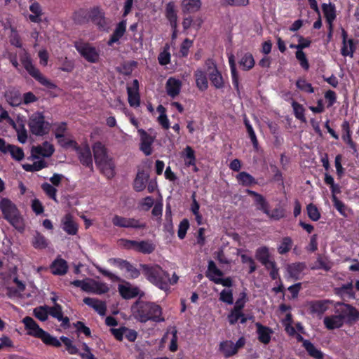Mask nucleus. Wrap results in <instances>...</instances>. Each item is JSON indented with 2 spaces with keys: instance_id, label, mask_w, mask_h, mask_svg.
<instances>
[{
  "instance_id": "f257e3e1",
  "label": "nucleus",
  "mask_w": 359,
  "mask_h": 359,
  "mask_svg": "<svg viewBox=\"0 0 359 359\" xmlns=\"http://www.w3.org/2000/svg\"><path fill=\"white\" fill-rule=\"evenodd\" d=\"M95 164L100 168V172L108 179L115 175V165L114 161L108 154L107 147L100 141L95 142L92 146Z\"/></svg>"
},
{
  "instance_id": "f03ea898",
  "label": "nucleus",
  "mask_w": 359,
  "mask_h": 359,
  "mask_svg": "<svg viewBox=\"0 0 359 359\" xmlns=\"http://www.w3.org/2000/svg\"><path fill=\"white\" fill-rule=\"evenodd\" d=\"M0 210L3 218L18 231L22 233L25 229L24 219L16 205L8 198L0 200Z\"/></svg>"
},
{
  "instance_id": "7ed1b4c3",
  "label": "nucleus",
  "mask_w": 359,
  "mask_h": 359,
  "mask_svg": "<svg viewBox=\"0 0 359 359\" xmlns=\"http://www.w3.org/2000/svg\"><path fill=\"white\" fill-rule=\"evenodd\" d=\"M22 322L27 334L40 339L46 345L56 348L61 346L60 341L41 328L32 317L26 316Z\"/></svg>"
},
{
  "instance_id": "20e7f679",
  "label": "nucleus",
  "mask_w": 359,
  "mask_h": 359,
  "mask_svg": "<svg viewBox=\"0 0 359 359\" xmlns=\"http://www.w3.org/2000/svg\"><path fill=\"white\" fill-rule=\"evenodd\" d=\"M157 311V305L155 303L137 299L131 306L132 316L135 319L146 323L149 320L156 318L155 313Z\"/></svg>"
},
{
  "instance_id": "39448f33",
  "label": "nucleus",
  "mask_w": 359,
  "mask_h": 359,
  "mask_svg": "<svg viewBox=\"0 0 359 359\" xmlns=\"http://www.w3.org/2000/svg\"><path fill=\"white\" fill-rule=\"evenodd\" d=\"M28 126L30 132L36 136L48 134L50 130V124L45 121L43 112L36 111L29 116Z\"/></svg>"
},
{
  "instance_id": "423d86ee",
  "label": "nucleus",
  "mask_w": 359,
  "mask_h": 359,
  "mask_svg": "<svg viewBox=\"0 0 359 359\" xmlns=\"http://www.w3.org/2000/svg\"><path fill=\"white\" fill-rule=\"evenodd\" d=\"M74 46L80 55L87 62L97 63L99 61V50L90 43L79 39L74 42Z\"/></svg>"
},
{
  "instance_id": "0eeeda50",
  "label": "nucleus",
  "mask_w": 359,
  "mask_h": 359,
  "mask_svg": "<svg viewBox=\"0 0 359 359\" xmlns=\"http://www.w3.org/2000/svg\"><path fill=\"white\" fill-rule=\"evenodd\" d=\"M21 62L26 71L41 85L49 89H55L56 88V85L43 76L40 71L34 66L32 59L29 55H25L22 57Z\"/></svg>"
},
{
  "instance_id": "6e6552de",
  "label": "nucleus",
  "mask_w": 359,
  "mask_h": 359,
  "mask_svg": "<svg viewBox=\"0 0 359 359\" xmlns=\"http://www.w3.org/2000/svg\"><path fill=\"white\" fill-rule=\"evenodd\" d=\"M206 276L216 284L222 285L229 287L231 286L232 280L230 278H224L222 271L217 268L215 263L210 260L208 262Z\"/></svg>"
},
{
  "instance_id": "1a4fd4ad",
  "label": "nucleus",
  "mask_w": 359,
  "mask_h": 359,
  "mask_svg": "<svg viewBox=\"0 0 359 359\" xmlns=\"http://www.w3.org/2000/svg\"><path fill=\"white\" fill-rule=\"evenodd\" d=\"M68 146H73L75 151L78 154L79 159L81 163L87 168H93V158L92 152L90 147L86 144L81 147L78 145L77 142L74 140H68L66 143Z\"/></svg>"
},
{
  "instance_id": "9d476101",
  "label": "nucleus",
  "mask_w": 359,
  "mask_h": 359,
  "mask_svg": "<svg viewBox=\"0 0 359 359\" xmlns=\"http://www.w3.org/2000/svg\"><path fill=\"white\" fill-rule=\"evenodd\" d=\"M112 223L114 226L122 228L144 229L147 225L140 219L134 218H126L119 215H115L112 218Z\"/></svg>"
},
{
  "instance_id": "9b49d317",
  "label": "nucleus",
  "mask_w": 359,
  "mask_h": 359,
  "mask_svg": "<svg viewBox=\"0 0 359 359\" xmlns=\"http://www.w3.org/2000/svg\"><path fill=\"white\" fill-rule=\"evenodd\" d=\"M128 101L131 107L137 108L140 105V95L139 93V81L134 79L130 86H127Z\"/></svg>"
},
{
  "instance_id": "f8f14e48",
  "label": "nucleus",
  "mask_w": 359,
  "mask_h": 359,
  "mask_svg": "<svg viewBox=\"0 0 359 359\" xmlns=\"http://www.w3.org/2000/svg\"><path fill=\"white\" fill-rule=\"evenodd\" d=\"M89 18L100 30H106L108 24L104 16V13L98 7H93L90 10Z\"/></svg>"
},
{
  "instance_id": "ddd939ff",
  "label": "nucleus",
  "mask_w": 359,
  "mask_h": 359,
  "mask_svg": "<svg viewBox=\"0 0 359 359\" xmlns=\"http://www.w3.org/2000/svg\"><path fill=\"white\" fill-rule=\"evenodd\" d=\"M140 137V149L146 155L149 156L152 152L151 145L154 138L144 129H137Z\"/></svg>"
},
{
  "instance_id": "4468645a",
  "label": "nucleus",
  "mask_w": 359,
  "mask_h": 359,
  "mask_svg": "<svg viewBox=\"0 0 359 359\" xmlns=\"http://www.w3.org/2000/svg\"><path fill=\"white\" fill-rule=\"evenodd\" d=\"M111 262L118 266L120 269H125L133 278H137L140 273L133 264L125 259L114 258L110 259Z\"/></svg>"
},
{
  "instance_id": "2eb2a0df",
  "label": "nucleus",
  "mask_w": 359,
  "mask_h": 359,
  "mask_svg": "<svg viewBox=\"0 0 359 359\" xmlns=\"http://www.w3.org/2000/svg\"><path fill=\"white\" fill-rule=\"evenodd\" d=\"M69 266L67 261L60 256L50 265V272L55 276H64L68 271Z\"/></svg>"
},
{
  "instance_id": "dca6fc26",
  "label": "nucleus",
  "mask_w": 359,
  "mask_h": 359,
  "mask_svg": "<svg viewBox=\"0 0 359 359\" xmlns=\"http://www.w3.org/2000/svg\"><path fill=\"white\" fill-rule=\"evenodd\" d=\"M169 340L168 349L171 352L177 351V330L175 327H170L161 339V343H165Z\"/></svg>"
},
{
  "instance_id": "f3484780",
  "label": "nucleus",
  "mask_w": 359,
  "mask_h": 359,
  "mask_svg": "<svg viewBox=\"0 0 359 359\" xmlns=\"http://www.w3.org/2000/svg\"><path fill=\"white\" fill-rule=\"evenodd\" d=\"M256 259L262 263L264 266H273V260L269 251V248L266 246H261L256 250Z\"/></svg>"
},
{
  "instance_id": "a211bd4d",
  "label": "nucleus",
  "mask_w": 359,
  "mask_h": 359,
  "mask_svg": "<svg viewBox=\"0 0 359 359\" xmlns=\"http://www.w3.org/2000/svg\"><path fill=\"white\" fill-rule=\"evenodd\" d=\"M178 277L173 274L172 278H170L169 275L165 271L158 270V287L164 291L168 290L170 285L177 283Z\"/></svg>"
},
{
  "instance_id": "6ab92c4d",
  "label": "nucleus",
  "mask_w": 359,
  "mask_h": 359,
  "mask_svg": "<svg viewBox=\"0 0 359 359\" xmlns=\"http://www.w3.org/2000/svg\"><path fill=\"white\" fill-rule=\"evenodd\" d=\"M29 9L32 14L29 15L28 18L32 22L40 23L42 22L43 13L42 7L39 2L36 1L32 2L29 6Z\"/></svg>"
},
{
  "instance_id": "aec40b11",
  "label": "nucleus",
  "mask_w": 359,
  "mask_h": 359,
  "mask_svg": "<svg viewBox=\"0 0 359 359\" xmlns=\"http://www.w3.org/2000/svg\"><path fill=\"white\" fill-rule=\"evenodd\" d=\"M126 31V20H123L117 24L114 32L111 35V36L107 42V45L111 46L114 43L118 42L120 40V39H121L123 37Z\"/></svg>"
},
{
  "instance_id": "412c9836",
  "label": "nucleus",
  "mask_w": 359,
  "mask_h": 359,
  "mask_svg": "<svg viewBox=\"0 0 359 359\" xmlns=\"http://www.w3.org/2000/svg\"><path fill=\"white\" fill-rule=\"evenodd\" d=\"M182 88V82L180 80L173 77L168 79L165 85L166 92L168 95L172 97H175L180 93Z\"/></svg>"
},
{
  "instance_id": "4be33fe9",
  "label": "nucleus",
  "mask_w": 359,
  "mask_h": 359,
  "mask_svg": "<svg viewBox=\"0 0 359 359\" xmlns=\"http://www.w3.org/2000/svg\"><path fill=\"white\" fill-rule=\"evenodd\" d=\"M62 229L69 235L74 236L78 232V225L70 214H67L62 220Z\"/></svg>"
},
{
  "instance_id": "5701e85b",
  "label": "nucleus",
  "mask_w": 359,
  "mask_h": 359,
  "mask_svg": "<svg viewBox=\"0 0 359 359\" xmlns=\"http://www.w3.org/2000/svg\"><path fill=\"white\" fill-rule=\"evenodd\" d=\"M118 292L123 299H130L139 295L140 289L137 287H132L129 283H127V285H119Z\"/></svg>"
},
{
  "instance_id": "b1692460",
  "label": "nucleus",
  "mask_w": 359,
  "mask_h": 359,
  "mask_svg": "<svg viewBox=\"0 0 359 359\" xmlns=\"http://www.w3.org/2000/svg\"><path fill=\"white\" fill-rule=\"evenodd\" d=\"M83 301L86 305L95 309L100 316L106 314L107 306L104 302L91 297H85Z\"/></svg>"
},
{
  "instance_id": "393cba45",
  "label": "nucleus",
  "mask_w": 359,
  "mask_h": 359,
  "mask_svg": "<svg viewBox=\"0 0 359 359\" xmlns=\"http://www.w3.org/2000/svg\"><path fill=\"white\" fill-rule=\"evenodd\" d=\"M323 323L328 330H334L341 327L344 324V320L341 315H335L325 317Z\"/></svg>"
},
{
  "instance_id": "a878e982",
  "label": "nucleus",
  "mask_w": 359,
  "mask_h": 359,
  "mask_svg": "<svg viewBox=\"0 0 359 359\" xmlns=\"http://www.w3.org/2000/svg\"><path fill=\"white\" fill-rule=\"evenodd\" d=\"M165 15L170 22L172 28L173 29L172 38H175L177 36V15L175 11V6L173 4L169 3L167 4Z\"/></svg>"
},
{
  "instance_id": "bb28decb",
  "label": "nucleus",
  "mask_w": 359,
  "mask_h": 359,
  "mask_svg": "<svg viewBox=\"0 0 359 359\" xmlns=\"http://www.w3.org/2000/svg\"><path fill=\"white\" fill-rule=\"evenodd\" d=\"M343 320L347 318L349 322L355 321L359 319V311L349 304H344L341 309Z\"/></svg>"
},
{
  "instance_id": "cd10ccee",
  "label": "nucleus",
  "mask_w": 359,
  "mask_h": 359,
  "mask_svg": "<svg viewBox=\"0 0 359 359\" xmlns=\"http://www.w3.org/2000/svg\"><path fill=\"white\" fill-rule=\"evenodd\" d=\"M148 179H149V174L147 172H145L144 170L138 171V172L136 175V177L134 180V184H133L134 189H135V191H142L146 187V184L148 182Z\"/></svg>"
},
{
  "instance_id": "c85d7f7f",
  "label": "nucleus",
  "mask_w": 359,
  "mask_h": 359,
  "mask_svg": "<svg viewBox=\"0 0 359 359\" xmlns=\"http://www.w3.org/2000/svg\"><path fill=\"white\" fill-rule=\"evenodd\" d=\"M309 309L310 312L318 316L322 315L328 309V302L327 301H316L311 302L309 304Z\"/></svg>"
},
{
  "instance_id": "c756f323",
  "label": "nucleus",
  "mask_w": 359,
  "mask_h": 359,
  "mask_svg": "<svg viewBox=\"0 0 359 359\" xmlns=\"http://www.w3.org/2000/svg\"><path fill=\"white\" fill-rule=\"evenodd\" d=\"M306 265L303 262H297L292 264H289L287 266V271L290 278L294 279H298L305 269Z\"/></svg>"
},
{
  "instance_id": "7c9ffc66",
  "label": "nucleus",
  "mask_w": 359,
  "mask_h": 359,
  "mask_svg": "<svg viewBox=\"0 0 359 359\" xmlns=\"http://www.w3.org/2000/svg\"><path fill=\"white\" fill-rule=\"evenodd\" d=\"M256 326L257 328V332L259 341L264 344H269L271 341V334L273 332L272 330L259 323H257Z\"/></svg>"
},
{
  "instance_id": "2f4dec72",
  "label": "nucleus",
  "mask_w": 359,
  "mask_h": 359,
  "mask_svg": "<svg viewBox=\"0 0 359 359\" xmlns=\"http://www.w3.org/2000/svg\"><path fill=\"white\" fill-rule=\"evenodd\" d=\"M194 77L197 88L201 91L205 90L208 87V82L205 72L202 69H198L194 72Z\"/></svg>"
},
{
  "instance_id": "473e14b6",
  "label": "nucleus",
  "mask_w": 359,
  "mask_h": 359,
  "mask_svg": "<svg viewBox=\"0 0 359 359\" xmlns=\"http://www.w3.org/2000/svg\"><path fill=\"white\" fill-rule=\"evenodd\" d=\"M323 12L326 18L327 22L329 24L330 32L332 29V22L336 18L335 8L332 4H323L322 6Z\"/></svg>"
},
{
  "instance_id": "72a5a7b5",
  "label": "nucleus",
  "mask_w": 359,
  "mask_h": 359,
  "mask_svg": "<svg viewBox=\"0 0 359 359\" xmlns=\"http://www.w3.org/2000/svg\"><path fill=\"white\" fill-rule=\"evenodd\" d=\"M142 273L147 279L154 285H157V270L155 266L148 264H142Z\"/></svg>"
},
{
  "instance_id": "f704fd0d",
  "label": "nucleus",
  "mask_w": 359,
  "mask_h": 359,
  "mask_svg": "<svg viewBox=\"0 0 359 359\" xmlns=\"http://www.w3.org/2000/svg\"><path fill=\"white\" fill-rule=\"evenodd\" d=\"M201 6L200 0H183L182 9L184 13H194L198 11Z\"/></svg>"
},
{
  "instance_id": "c9c22d12",
  "label": "nucleus",
  "mask_w": 359,
  "mask_h": 359,
  "mask_svg": "<svg viewBox=\"0 0 359 359\" xmlns=\"http://www.w3.org/2000/svg\"><path fill=\"white\" fill-rule=\"evenodd\" d=\"M336 293L342 297L343 298H353V285L352 282L347 283L341 287L335 289Z\"/></svg>"
},
{
  "instance_id": "e433bc0d",
  "label": "nucleus",
  "mask_w": 359,
  "mask_h": 359,
  "mask_svg": "<svg viewBox=\"0 0 359 359\" xmlns=\"http://www.w3.org/2000/svg\"><path fill=\"white\" fill-rule=\"evenodd\" d=\"M293 241L289 236L282 238L277 246V251L280 255L287 254L292 249Z\"/></svg>"
},
{
  "instance_id": "4c0bfd02",
  "label": "nucleus",
  "mask_w": 359,
  "mask_h": 359,
  "mask_svg": "<svg viewBox=\"0 0 359 359\" xmlns=\"http://www.w3.org/2000/svg\"><path fill=\"white\" fill-rule=\"evenodd\" d=\"M219 351L225 357H229L236 353V347L231 341H224L219 344Z\"/></svg>"
},
{
  "instance_id": "58836bf2",
  "label": "nucleus",
  "mask_w": 359,
  "mask_h": 359,
  "mask_svg": "<svg viewBox=\"0 0 359 359\" xmlns=\"http://www.w3.org/2000/svg\"><path fill=\"white\" fill-rule=\"evenodd\" d=\"M208 74L212 84L216 88H222L224 86L223 77L217 69H214Z\"/></svg>"
},
{
  "instance_id": "ea45409f",
  "label": "nucleus",
  "mask_w": 359,
  "mask_h": 359,
  "mask_svg": "<svg viewBox=\"0 0 359 359\" xmlns=\"http://www.w3.org/2000/svg\"><path fill=\"white\" fill-rule=\"evenodd\" d=\"M246 191L249 195H251L254 197L255 202L256 203V205H257V208L259 210L263 211L264 212H266V208L268 207V203H266V201H265L264 197L262 195H260L253 191H251L250 189H248Z\"/></svg>"
},
{
  "instance_id": "a19ab883",
  "label": "nucleus",
  "mask_w": 359,
  "mask_h": 359,
  "mask_svg": "<svg viewBox=\"0 0 359 359\" xmlns=\"http://www.w3.org/2000/svg\"><path fill=\"white\" fill-rule=\"evenodd\" d=\"M137 66V62L134 60L126 61L121 64L117 69V71L123 75L129 76L132 74L133 71Z\"/></svg>"
},
{
  "instance_id": "79ce46f5",
  "label": "nucleus",
  "mask_w": 359,
  "mask_h": 359,
  "mask_svg": "<svg viewBox=\"0 0 359 359\" xmlns=\"http://www.w3.org/2000/svg\"><path fill=\"white\" fill-rule=\"evenodd\" d=\"M303 346L311 356L316 359H323V353L320 350L316 348L315 346L309 340H304Z\"/></svg>"
},
{
  "instance_id": "37998d69",
  "label": "nucleus",
  "mask_w": 359,
  "mask_h": 359,
  "mask_svg": "<svg viewBox=\"0 0 359 359\" xmlns=\"http://www.w3.org/2000/svg\"><path fill=\"white\" fill-rule=\"evenodd\" d=\"M90 11L86 9L81 8L74 12L73 19L74 21L79 25L88 22Z\"/></svg>"
},
{
  "instance_id": "c03bdc74",
  "label": "nucleus",
  "mask_w": 359,
  "mask_h": 359,
  "mask_svg": "<svg viewBox=\"0 0 359 359\" xmlns=\"http://www.w3.org/2000/svg\"><path fill=\"white\" fill-rule=\"evenodd\" d=\"M192 198V203L190 207V210L195 216V219L196 220V222L198 225L201 224L203 223V217L202 215L199 212L200 209V205L196 201V193H194L191 196Z\"/></svg>"
},
{
  "instance_id": "a18cd8bd",
  "label": "nucleus",
  "mask_w": 359,
  "mask_h": 359,
  "mask_svg": "<svg viewBox=\"0 0 359 359\" xmlns=\"http://www.w3.org/2000/svg\"><path fill=\"white\" fill-rule=\"evenodd\" d=\"M229 63L231 69V77H232V83L234 87L238 90L239 88V81H238V74L236 68L235 58L233 55H230L229 56Z\"/></svg>"
},
{
  "instance_id": "49530a36",
  "label": "nucleus",
  "mask_w": 359,
  "mask_h": 359,
  "mask_svg": "<svg viewBox=\"0 0 359 359\" xmlns=\"http://www.w3.org/2000/svg\"><path fill=\"white\" fill-rule=\"evenodd\" d=\"M355 50V47L354 46L353 39H348L347 41H342L341 53L343 56H349L353 57Z\"/></svg>"
},
{
  "instance_id": "de8ad7c7",
  "label": "nucleus",
  "mask_w": 359,
  "mask_h": 359,
  "mask_svg": "<svg viewBox=\"0 0 359 359\" xmlns=\"http://www.w3.org/2000/svg\"><path fill=\"white\" fill-rule=\"evenodd\" d=\"M240 66L243 70H250L255 65V60L250 53H245L239 61Z\"/></svg>"
},
{
  "instance_id": "09e8293b",
  "label": "nucleus",
  "mask_w": 359,
  "mask_h": 359,
  "mask_svg": "<svg viewBox=\"0 0 359 359\" xmlns=\"http://www.w3.org/2000/svg\"><path fill=\"white\" fill-rule=\"evenodd\" d=\"M32 245L36 249H44L48 246V241L43 235L36 231L32 241Z\"/></svg>"
},
{
  "instance_id": "8fccbe9b",
  "label": "nucleus",
  "mask_w": 359,
  "mask_h": 359,
  "mask_svg": "<svg viewBox=\"0 0 359 359\" xmlns=\"http://www.w3.org/2000/svg\"><path fill=\"white\" fill-rule=\"evenodd\" d=\"M42 149L43 147H41V145L33 146L31 149V156L32 158L37 159L40 156L50 157L53 155V150L52 149L51 147H48L49 151H48V152H47V154H43Z\"/></svg>"
},
{
  "instance_id": "3c124183",
  "label": "nucleus",
  "mask_w": 359,
  "mask_h": 359,
  "mask_svg": "<svg viewBox=\"0 0 359 359\" xmlns=\"http://www.w3.org/2000/svg\"><path fill=\"white\" fill-rule=\"evenodd\" d=\"M7 102L13 107L19 106L22 103V98L19 91H10L6 95Z\"/></svg>"
},
{
  "instance_id": "603ef678",
  "label": "nucleus",
  "mask_w": 359,
  "mask_h": 359,
  "mask_svg": "<svg viewBox=\"0 0 359 359\" xmlns=\"http://www.w3.org/2000/svg\"><path fill=\"white\" fill-rule=\"evenodd\" d=\"M67 130V123L65 122L60 123L55 130V138L58 140L59 143L61 145H67V142H64L65 133Z\"/></svg>"
},
{
  "instance_id": "864d4df0",
  "label": "nucleus",
  "mask_w": 359,
  "mask_h": 359,
  "mask_svg": "<svg viewBox=\"0 0 359 359\" xmlns=\"http://www.w3.org/2000/svg\"><path fill=\"white\" fill-rule=\"evenodd\" d=\"M140 206L142 210H148L153 206L151 213L153 216H157V203L154 204V199L151 196H147L143 199L140 203Z\"/></svg>"
},
{
  "instance_id": "5fc2aeb1",
  "label": "nucleus",
  "mask_w": 359,
  "mask_h": 359,
  "mask_svg": "<svg viewBox=\"0 0 359 359\" xmlns=\"http://www.w3.org/2000/svg\"><path fill=\"white\" fill-rule=\"evenodd\" d=\"M269 219L273 220H279L285 216V210L281 208H276L271 211L269 210V207L266 208V212H264Z\"/></svg>"
},
{
  "instance_id": "6e6d98bb",
  "label": "nucleus",
  "mask_w": 359,
  "mask_h": 359,
  "mask_svg": "<svg viewBox=\"0 0 359 359\" xmlns=\"http://www.w3.org/2000/svg\"><path fill=\"white\" fill-rule=\"evenodd\" d=\"M154 250V246L149 241H137L136 252L143 254H149Z\"/></svg>"
},
{
  "instance_id": "4d7b16f0",
  "label": "nucleus",
  "mask_w": 359,
  "mask_h": 359,
  "mask_svg": "<svg viewBox=\"0 0 359 359\" xmlns=\"http://www.w3.org/2000/svg\"><path fill=\"white\" fill-rule=\"evenodd\" d=\"M41 189L45 194L52 200L57 202V189L48 182H44L41 184Z\"/></svg>"
},
{
  "instance_id": "13d9d810",
  "label": "nucleus",
  "mask_w": 359,
  "mask_h": 359,
  "mask_svg": "<svg viewBox=\"0 0 359 359\" xmlns=\"http://www.w3.org/2000/svg\"><path fill=\"white\" fill-rule=\"evenodd\" d=\"M9 148L8 152L13 159L20 161L24 158L25 154L22 148L13 144L9 145Z\"/></svg>"
},
{
  "instance_id": "bf43d9fd",
  "label": "nucleus",
  "mask_w": 359,
  "mask_h": 359,
  "mask_svg": "<svg viewBox=\"0 0 359 359\" xmlns=\"http://www.w3.org/2000/svg\"><path fill=\"white\" fill-rule=\"evenodd\" d=\"M158 123L164 129L170 128V122L165 114V109L162 105H158Z\"/></svg>"
},
{
  "instance_id": "052dcab7",
  "label": "nucleus",
  "mask_w": 359,
  "mask_h": 359,
  "mask_svg": "<svg viewBox=\"0 0 359 359\" xmlns=\"http://www.w3.org/2000/svg\"><path fill=\"white\" fill-rule=\"evenodd\" d=\"M228 319L231 325L235 324L239 320L241 323H244L246 321V318L243 316L241 311L233 309L228 316Z\"/></svg>"
},
{
  "instance_id": "680f3d73",
  "label": "nucleus",
  "mask_w": 359,
  "mask_h": 359,
  "mask_svg": "<svg viewBox=\"0 0 359 359\" xmlns=\"http://www.w3.org/2000/svg\"><path fill=\"white\" fill-rule=\"evenodd\" d=\"M238 180L245 186H249L255 184V179L250 174L245 172H241L237 175Z\"/></svg>"
},
{
  "instance_id": "e2e57ef3",
  "label": "nucleus",
  "mask_w": 359,
  "mask_h": 359,
  "mask_svg": "<svg viewBox=\"0 0 359 359\" xmlns=\"http://www.w3.org/2000/svg\"><path fill=\"white\" fill-rule=\"evenodd\" d=\"M34 316L41 321H45L48 318V306H39L34 309Z\"/></svg>"
},
{
  "instance_id": "0e129e2a",
  "label": "nucleus",
  "mask_w": 359,
  "mask_h": 359,
  "mask_svg": "<svg viewBox=\"0 0 359 359\" xmlns=\"http://www.w3.org/2000/svg\"><path fill=\"white\" fill-rule=\"evenodd\" d=\"M60 340L66 346V350L69 354L74 355L79 353L78 348L72 344V341L69 338L62 336Z\"/></svg>"
},
{
  "instance_id": "69168bd1",
  "label": "nucleus",
  "mask_w": 359,
  "mask_h": 359,
  "mask_svg": "<svg viewBox=\"0 0 359 359\" xmlns=\"http://www.w3.org/2000/svg\"><path fill=\"white\" fill-rule=\"evenodd\" d=\"M48 314L57 320H60L62 318V306L57 303L52 307L48 306Z\"/></svg>"
},
{
  "instance_id": "338daca9",
  "label": "nucleus",
  "mask_w": 359,
  "mask_h": 359,
  "mask_svg": "<svg viewBox=\"0 0 359 359\" xmlns=\"http://www.w3.org/2000/svg\"><path fill=\"white\" fill-rule=\"evenodd\" d=\"M185 154V163L187 165H195L196 158L194 155V151L189 146H187L184 149Z\"/></svg>"
},
{
  "instance_id": "774afa93",
  "label": "nucleus",
  "mask_w": 359,
  "mask_h": 359,
  "mask_svg": "<svg viewBox=\"0 0 359 359\" xmlns=\"http://www.w3.org/2000/svg\"><path fill=\"white\" fill-rule=\"evenodd\" d=\"M292 105L296 118L305 122L306 118L304 116V109L303 106L296 102H293Z\"/></svg>"
}]
</instances>
